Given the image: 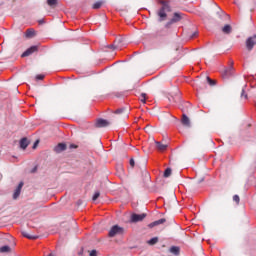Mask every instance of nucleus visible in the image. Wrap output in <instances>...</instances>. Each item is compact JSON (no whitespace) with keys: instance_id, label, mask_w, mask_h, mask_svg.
Instances as JSON below:
<instances>
[{"instance_id":"f257e3e1","label":"nucleus","mask_w":256,"mask_h":256,"mask_svg":"<svg viewBox=\"0 0 256 256\" xmlns=\"http://www.w3.org/2000/svg\"><path fill=\"white\" fill-rule=\"evenodd\" d=\"M167 13H171V6L169 5V2H162V6L157 13L160 23L167 21Z\"/></svg>"},{"instance_id":"f03ea898","label":"nucleus","mask_w":256,"mask_h":256,"mask_svg":"<svg viewBox=\"0 0 256 256\" xmlns=\"http://www.w3.org/2000/svg\"><path fill=\"white\" fill-rule=\"evenodd\" d=\"M59 2L57 1H45L42 3V8L44 11H51L52 9H55L58 7Z\"/></svg>"},{"instance_id":"7ed1b4c3","label":"nucleus","mask_w":256,"mask_h":256,"mask_svg":"<svg viewBox=\"0 0 256 256\" xmlns=\"http://www.w3.org/2000/svg\"><path fill=\"white\" fill-rule=\"evenodd\" d=\"M256 45V35L250 36L246 40V48L248 51H253V48Z\"/></svg>"},{"instance_id":"20e7f679","label":"nucleus","mask_w":256,"mask_h":256,"mask_svg":"<svg viewBox=\"0 0 256 256\" xmlns=\"http://www.w3.org/2000/svg\"><path fill=\"white\" fill-rule=\"evenodd\" d=\"M122 233H123V228L115 225L110 229L109 237H115V235H121Z\"/></svg>"},{"instance_id":"39448f33","label":"nucleus","mask_w":256,"mask_h":256,"mask_svg":"<svg viewBox=\"0 0 256 256\" xmlns=\"http://www.w3.org/2000/svg\"><path fill=\"white\" fill-rule=\"evenodd\" d=\"M145 217H147V214H145V213L132 214L130 220L132 223H139V221H143V219H145Z\"/></svg>"},{"instance_id":"423d86ee","label":"nucleus","mask_w":256,"mask_h":256,"mask_svg":"<svg viewBox=\"0 0 256 256\" xmlns=\"http://www.w3.org/2000/svg\"><path fill=\"white\" fill-rule=\"evenodd\" d=\"M163 223H167V219L162 218L154 222H151L150 224H148V227L149 229H153V227H158V225H163Z\"/></svg>"},{"instance_id":"0eeeda50","label":"nucleus","mask_w":256,"mask_h":256,"mask_svg":"<svg viewBox=\"0 0 256 256\" xmlns=\"http://www.w3.org/2000/svg\"><path fill=\"white\" fill-rule=\"evenodd\" d=\"M109 125H111V123L105 119H98L96 121V127L101 128V127H109Z\"/></svg>"},{"instance_id":"6e6552de","label":"nucleus","mask_w":256,"mask_h":256,"mask_svg":"<svg viewBox=\"0 0 256 256\" xmlns=\"http://www.w3.org/2000/svg\"><path fill=\"white\" fill-rule=\"evenodd\" d=\"M37 46H32L28 48L22 55L21 57H29V55H33V53L37 52Z\"/></svg>"},{"instance_id":"1a4fd4ad","label":"nucleus","mask_w":256,"mask_h":256,"mask_svg":"<svg viewBox=\"0 0 256 256\" xmlns=\"http://www.w3.org/2000/svg\"><path fill=\"white\" fill-rule=\"evenodd\" d=\"M22 189H23V182H20L14 191L13 199H19V195H21Z\"/></svg>"},{"instance_id":"9d476101","label":"nucleus","mask_w":256,"mask_h":256,"mask_svg":"<svg viewBox=\"0 0 256 256\" xmlns=\"http://www.w3.org/2000/svg\"><path fill=\"white\" fill-rule=\"evenodd\" d=\"M181 123L182 125H184V127H191V120L189 119V117H187L186 114L182 115Z\"/></svg>"},{"instance_id":"9b49d317","label":"nucleus","mask_w":256,"mask_h":256,"mask_svg":"<svg viewBox=\"0 0 256 256\" xmlns=\"http://www.w3.org/2000/svg\"><path fill=\"white\" fill-rule=\"evenodd\" d=\"M183 19V16L181 13L176 12L174 13L173 17H172V23H179V21H181Z\"/></svg>"},{"instance_id":"f8f14e48","label":"nucleus","mask_w":256,"mask_h":256,"mask_svg":"<svg viewBox=\"0 0 256 256\" xmlns=\"http://www.w3.org/2000/svg\"><path fill=\"white\" fill-rule=\"evenodd\" d=\"M165 35H167V32H165L164 29H160L153 34V37H155V39H159V37H165Z\"/></svg>"},{"instance_id":"ddd939ff","label":"nucleus","mask_w":256,"mask_h":256,"mask_svg":"<svg viewBox=\"0 0 256 256\" xmlns=\"http://www.w3.org/2000/svg\"><path fill=\"white\" fill-rule=\"evenodd\" d=\"M65 149H67V145H66L65 143H59V144L55 147L54 151H55L56 153H61V151H65Z\"/></svg>"},{"instance_id":"4468645a","label":"nucleus","mask_w":256,"mask_h":256,"mask_svg":"<svg viewBox=\"0 0 256 256\" xmlns=\"http://www.w3.org/2000/svg\"><path fill=\"white\" fill-rule=\"evenodd\" d=\"M232 31H233V27H231V25H229V24H226V25L222 28V33H225V35L231 34Z\"/></svg>"},{"instance_id":"2eb2a0df","label":"nucleus","mask_w":256,"mask_h":256,"mask_svg":"<svg viewBox=\"0 0 256 256\" xmlns=\"http://www.w3.org/2000/svg\"><path fill=\"white\" fill-rule=\"evenodd\" d=\"M20 147L21 149H27V147H29V141L27 140V138H22L20 140Z\"/></svg>"},{"instance_id":"dca6fc26","label":"nucleus","mask_w":256,"mask_h":256,"mask_svg":"<svg viewBox=\"0 0 256 256\" xmlns=\"http://www.w3.org/2000/svg\"><path fill=\"white\" fill-rule=\"evenodd\" d=\"M35 35V30L30 28L27 29L25 32V37H27V39H32V37Z\"/></svg>"},{"instance_id":"f3484780","label":"nucleus","mask_w":256,"mask_h":256,"mask_svg":"<svg viewBox=\"0 0 256 256\" xmlns=\"http://www.w3.org/2000/svg\"><path fill=\"white\" fill-rule=\"evenodd\" d=\"M156 144V149H158V151H165V149H167V144H163L161 142H155Z\"/></svg>"},{"instance_id":"a211bd4d","label":"nucleus","mask_w":256,"mask_h":256,"mask_svg":"<svg viewBox=\"0 0 256 256\" xmlns=\"http://www.w3.org/2000/svg\"><path fill=\"white\" fill-rule=\"evenodd\" d=\"M22 235L23 237H26V239H32V240H35V239H39V236L37 235H31L29 234L28 232H22Z\"/></svg>"},{"instance_id":"6ab92c4d","label":"nucleus","mask_w":256,"mask_h":256,"mask_svg":"<svg viewBox=\"0 0 256 256\" xmlns=\"http://www.w3.org/2000/svg\"><path fill=\"white\" fill-rule=\"evenodd\" d=\"M170 253H172L173 255H179L181 249L178 246H172L169 249Z\"/></svg>"},{"instance_id":"aec40b11","label":"nucleus","mask_w":256,"mask_h":256,"mask_svg":"<svg viewBox=\"0 0 256 256\" xmlns=\"http://www.w3.org/2000/svg\"><path fill=\"white\" fill-rule=\"evenodd\" d=\"M90 6L92 7V9H101L103 7V2L101 1L94 2Z\"/></svg>"},{"instance_id":"412c9836","label":"nucleus","mask_w":256,"mask_h":256,"mask_svg":"<svg viewBox=\"0 0 256 256\" xmlns=\"http://www.w3.org/2000/svg\"><path fill=\"white\" fill-rule=\"evenodd\" d=\"M233 75V66H230L228 69L224 70V77H230Z\"/></svg>"},{"instance_id":"4be33fe9","label":"nucleus","mask_w":256,"mask_h":256,"mask_svg":"<svg viewBox=\"0 0 256 256\" xmlns=\"http://www.w3.org/2000/svg\"><path fill=\"white\" fill-rule=\"evenodd\" d=\"M0 253H11V247L9 246L0 247Z\"/></svg>"},{"instance_id":"5701e85b","label":"nucleus","mask_w":256,"mask_h":256,"mask_svg":"<svg viewBox=\"0 0 256 256\" xmlns=\"http://www.w3.org/2000/svg\"><path fill=\"white\" fill-rule=\"evenodd\" d=\"M157 243H159L158 237H154L148 241V245H157Z\"/></svg>"},{"instance_id":"b1692460","label":"nucleus","mask_w":256,"mask_h":256,"mask_svg":"<svg viewBox=\"0 0 256 256\" xmlns=\"http://www.w3.org/2000/svg\"><path fill=\"white\" fill-rule=\"evenodd\" d=\"M116 115H119L121 113H125V117H128L127 110L125 108H119L115 111Z\"/></svg>"},{"instance_id":"393cba45","label":"nucleus","mask_w":256,"mask_h":256,"mask_svg":"<svg viewBox=\"0 0 256 256\" xmlns=\"http://www.w3.org/2000/svg\"><path fill=\"white\" fill-rule=\"evenodd\" d=\"M207 83H208L211 87H213V86L216 85L217 82H216L215 80L210 79L209 77H207Z\"/></svg>"},{"instance_id":"a878e982","label":"nucleus","mask_w":256,"mask_h":256,"mask_svg":"<svg viewBox=\"0 0 256 256\" xmlns=\"http://www.w3.org/2000/svg\"><path fill=\"white\" fill-rule=\"evenodd\" d=\"M140 101H141V103H146V101H147V94H145V93H142L141 94V97H140Z\"/></svg>"},{"instance_id":"bb28decb","label":"nucleus","mask_w":256,"mask_h":256,"mask_svg":"<svg viewBox=\"0 0 256 256\" xmlns=\"http://www.w3.org/2000/svg\"><path fill=\"white\" fill-rule=\"evenodd\" d=\"M172 99L174 103H178V101H180L181 97L179 96V90H176V97Z\"/></svg>"},{"instance_id":"cd10ccee","label":"nucleus","mask_w":256,"mask_h":256,"mask_svg":"<svg viewBox=\"0 0 256 256\" xmlns=\"http://www.w3.org/2000/svg\"><path fill=\"white\" fill-rule=\"evenodd\" d=\"M164 177H171V168H167L165 171H164Z\"/></svg>"},{"instance_id":"c85d7f7f","label":"nucleus","mask_w":256,"mask_h":256,"mask_svg":"<svg viewBox=\"0 0 256 256\" xmlns=\"http://www.w3.org/2000/svg\"><path fill=\"white\" fill-rule=\"evenodd\" d=\"M100 195H101V193L95 192L94 195H93V197H92V200H93V201H97V200L99 199Z\"/></svg>"},{"instance_id":"c756f323","label":"nucleus","mask_w":256,"mask_h":256,"mask_svg":"<svg viewBox=\"0 0 256 256\" xmlns=\"http://www.w3.org/2000/svg\"><path fill=\"white\" fill-rule=\"evenodd\" d=\"M173 23H175V22H173V20L168 21V22L165 24V28H166V29H171V25H173Z\"/></svg>"},{"instance_id":"7c9ffc66","label":"nucleus","mask_w":256,"mask_h":256,"mask_svg":"<svg viewBox=\"0 0 256 256\" xmlns=\"http://www.w3.org/2000/svg\"><path fill=\"white\" fill-rule=\"evenodd\" d=\"M233 201H235V203H237V205H239V201H241V199L239 198V195H234Z\"/></svg>"},{"instance_id":"2f4dec72","label":"nucleus","mask_w":256,"mask_h":256,"mask_svg":"<svg viewBox=\"0 0 256 256\" xmlns=\"http://www.w3.org/2000/svg\"><path fill=\"white\" fill-rule=\"evenodd\" d=\"M36 79L38 80V81H43V79H45V76L44 75H37L36 76Z\"/></svg>"},{"instance_id":"473e14b6","label":"nucleus","mask_w":256,"mask_h":256,"mask_svg":"<svg viewBox=\"0 0 256 256\" xmlns=\"http://www.w3.org/2000/svg\"><path fill=\"white\" fill-rule=\"evenodd\" d=\"M90 256H97V250H92L90 252Z\"/></svg>"},{"instance_id":"72a5a7b5","label":"nucleus","mask_w":256,"mask_h":256,"mask_svg":"<svg viewBox=\"0 0 256 256\" xmlns=\"http://www.w3.org/2000/svg\"><path fill=\"white\" fill-rule=\"evenodd\" d=\"M241 97H244V99H247V94H245V90H242Z\"/></svg>"},{"instance_id":"f704fd0d","label":"nucleus","mask_w":256,"mask_h":256,"mask_svg":"<svg viewBox=\"0 0 256 256\" xmlns=\"http://www.w3.org/2000/svg\"><path fill=\"white\" fill-rule=\"evenodd\" d=\"M130 165H131L132 167H135V160L130 159Z\"/></svg>"},{"instance_id":"c9c22d12","label":"nucleus","mask_w":256,"mask_h":256,"mask_svg":"<svg viewBox=\"0 0 256 256\" xmlns=\"http://www.w3.org/2000/svg\"><path fill=\"white\" fill-rule=\"evenodd\" d=\"M37 172V167H34L32 170H31V173H36Z\"/></svg>"},{"instance_id":"e433bc0d","label":"nucleus","mask_w":256,"mask_h":256,"mask_svg":"<svg viewBox=\"0 0 256 256\" xmlns=\"http://www.w3.org/2000/svg\"><path fill=\"white\" fill-rule=\"evenodd\" d=\"M82 204H83V201H81V200L77 201V205H82Z\"/></svg>"},{"instance_id":"4c0bfd02","label":"nucleus","mask_w":256,"mask_h":256,"mask_svg":"<svg viewBox=\"0 0 256 256\" xmlns=\"http://www.w3.org/2000/svg\"><path fill=\"white\" fill-rule=\"evenodd\" d=\"M181 49V47H176L175 51H179Z\"/></svg>"},{"instance_id":"58836bf2","label":"nucleus","mask_w":256,"mask_h":256,"mask_svg":"<svg viewBox=\"0 0 256 256\" xmlns=\"http://www.w3.org/2000/svg\"><path fill=\"white\" fill-rule=\"evenodd\" d=\"M110 49H115V46L111 45L109 46Z\"/></svg>"},{"instance_id":"ea45409f","label":"nucleus","mask_w":256,"mask_h":256,"mask_svg":"<svg viewBox=\"0 0 256 256\" xmlns=\"http://www.w3.org/2000/svg\"><path fill=\"white\" fill-rule=\"evenodd\" d=\"M37 143H39V142H38V141H37V142H35V144H34V146H33V147H34V149H35V147H37Z\"/></svg>"},{"instance_id":"a19ab883","label":"nucleus","mask_w":256,"mask_h":256,"mask_svg":"<svg viewBox=\"0 0 256 256\" xmlns=\"http://www.w3.org/2000/svg\"><path fill=\"white\" fill-rule=\"evenodd\" d=\"M78 255H83V250L78 253Z\"/></svg>"},{"instance_id":"79ce46f5","label":"nucleus","mask_w":256,"mask_h":256,"mask_svg":"<svg viewBox=\"0 0 256 256\" xmlns=\"http://www.w3.org/2000/svg\"><path fill=\"white\" fill-rule=\"evenodd\" d=\"M39 23H40V24L43 23V20H40Z\"/></svg>"}]
</instances>
